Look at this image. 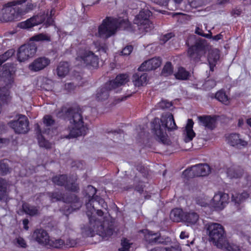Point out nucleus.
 <instances>
[{"mask_svg": "<svg viewBox=\"0 0 251 251\" xmlns=\"http://www.w3.org/2000/svg\"><path fill=\"white\" fill-rule=\"evenodd\" d=\"M22 209L26 214L30 216L38 215L39 214V209L37 206H31L28 203H23Z\"/></svg>", "mask_w": 251, "mask_h": 251, "instance_id": "c756f323", "label": "nucleus"}, {"mask_svg": "<svg viewBox=\"0 0 251 251\" xmlns=\"http://www.w3.org/2000/svg\"><path fill=\"white\" fill-rule=\"evenodd\" d=\"M193 125L194 122L193 120L192 119H188L184 133L185 135L184 140L186 143L192 141L195 136V133L193 130Z\"/></svg>", "mask_w": 251, "mask_h": 251, "instance_id": "b1692460", "label": "nucleus"}, {"mask_svg": "<svg viewBox=\"0 0 251 251\" xmlns=\"http://www.w3.org/2000/svg\"><path fill=\"white\" fill-rule=\"evenodd\" d=\"M52 10L50 11V14L46 20V16L44 14L37 15L27 19L26 21L21 22L20 24V26L22 28L28 29L35 26L43 23L46 27L53 25L54 20L52 18Z\"/></svg>", "mask_w": 251, "mask_h": 251, "instance_id": "9d476101", "label": "nucleus"}, {"mask_svg": "<svg viewBox=\"0 0 251 251\" xmlns=\"http://www.w3.org/2000/svg\"><path fill=\"white\" fill-rule=\"evenodd\" d=\"M150 170L149 169L146 167V168L144 167L142 168V176H144L148 177V176L149 175Z\"/></svg>", "mask_w": 251, "mask_h": 251, "instance_id": "13d9d810", "label": "nucleus"}, {"mask_svg": "<svg viewBox=\"0 0 251 251\" xmlns=\"http://www.w3.org/2000/svg\"><path fill=\"white\" fill-rule=\"evenodd\" d=\"M32 237L39 244L46 245L49 239L47 232L42 228L36 229L33 232Z\"/></svg>", "mask_w": 251, "mask_h": 251, "instance_id": "6ab92c4d", "label": "nucleus"}, {"mask_svg": "<svg viewBox=\"0 0 251 251\" xmlns=\"http://www.w3.org/2000/svg\"><path fill=\"white\" fill-rule=\"evenodd\" d=\"M244 174V170L239 166H233L228 169L227 174L230 178H240Z\"/></svg>", "mask_w": 251, "mask_h": 251, "instance_id": "a878e982", "label": "nucleus"}, {"mask_svg": "<svg viewBox=\"0 0 251 251\" xmlns=\"http://www.w3.org/2000/svg\"><path fill=\"white\" fill-rule=\"evenodd\" d=\"M215 98L219 101L227 105L229 103V100L227 96L226 95L225 93L223 91H219L215 94Z\"/></svg>", "mask_w": 251, "mask_h": 251, "instance_id": "ea45409f", "label": "nucleus"}, {"mask_svg": "<svg viewBox=\"0 0 251 251\" xmlns=\"http://www.w3.org/2000/svg\"><path fill=\"white\" fill-rule=\"evenodd\" d=\"M77 179V177L73 175L62 174L52 176L51 181L55 185L64 187L68 191L78 193L79 187Z\"/></svg>", "mask_w": 251, "mask_h": 251, "instance_id": "6e6552de", "label": "nucleus"}, {"mask_svg": "<svg viewBox=\"0 0 251 251\" xmlns=\"http://www.w3.org/2000/svg\"><path fill=\"white\" fill-rule=\"evenodd\" d=\"M177 128L173 115L171 113H164L160 118H155L151 122V130L153 138L163 144L170 143L167 130L172 131Z\"/></svg>", "mask_w": 251, "mask_h": 251, "instance_id": "7ed1b4c3", "label": "nucleus"}, {"mask_svg": "<svg viewBox=\"0 0 251 251\" xmlns=\"http://www.w3.org/2000/svg\"><path fill=\"white\" fill-rule=\"evenodd\" d=\"M50 60L45 56L39 57L35 59L28 66L32 72H37L44 69L50 64Z\"/></svg>", "mask_w": 251, "mask_h": 251, "instance_id": "2eb2a0df", "label": "nucleus"}, {"mask_svg": "<svg viewBox=\"0 0 251 251\" xmlns=\"http://www.w3.org/2000/svg\"><path fill=\"white\" fill-rule=\"evenodd\" d=\"M7 57H6L4 53L0 55V61L1 63H3L7 60Z\"/></svg>", "mask_w": 251, "mask_h": 251, "instance_id": "69168bd1", "label": "nucleus"}, {"mask_svg": "<svg viewBox=\"0 0 251 251\" xmlns=\"http://www.w3.org/2000/svg\"><path fill=\"white\" fill-rule=\"evenodd\" d=\"M229 199L228 195L222 192L216 194L212 199V204L218 209H223L227 203Z\"/></svg>", "mask_w": 251, "mask_h": 251, "instance_id": "f3484780", "label": "nucleus"}, {"mask_svg": "<svg viewBox=\"0 0 251 251\" xmlns=\"http://www.w3.org/2000/svg\"><path fill=\"white\" fill-rule=\"evenodd\" d=\"M210 172V168L206 164H199L193 166L191 168L185 170L183 175L186 177H192L194 176H206Z\"/></svg>", "mask_w": 251, "mask_h": 251, "instance_id": "ddd939ff", "label": "nucleus"}, {"mask_svg": "<svg viewBox=\"0 0 251 251\" xmlns=\"http://www.w3.org/2000/svg\"><path fill=\"white\" fill-rule=\"evenodd\" d=\"M35 130L36 131V136H38V135H42V132L41 130V128L38 124H37L36 125Z\"/></svg>", "mask_w": 251, "mask_h": 251, "instance_id": "052dcab7", "label": "nucleus"}, {"mask_svg": "<svg viewBox=\"0 0 251 251\" xmlns=\"http://www.w3.org/2000/svg\"><path fill=\"white\" fill-rule=\"evenodd\" d=\"M28 223H29V221L27 219H24L23 220V224L24 225V228L26 230H27L29 228V227L28 226Z\"/></svg>", "mask_w": 251, "mask_h": 251, "instance_id": "4d7b16f0", "label": "nucleus"}, {"mask_svg": "<svg viewBox=\"0 0 251 251\" xmlns=\"http://www.w3.org/2000/svg\"><path fill=\"white\" fill-rule=\"evenodd\" d=\"M115 20V25L116 27V31L119 29L125 30L128 28L130 26V24L128 19H122L121 18H117L113 17Z\"/></svg>", "mask_w": 251, "mask_h": 251, "instance_id": "7c9ffc66", "label": "nucleus"}, {"mask_svg": "<svg viewBox=\"0 0 251 251\" xmlns=\"http://www.w3.org/2000/svg\"><path fill=\"white\" fill-rule=\"evenodd\" d=\"M76 61L88 69L99 67V58L92 51L86 49H79L76 52Z\"/></svg>", "mask_w": 251, "mask_h": 251, "instance_id": "0eeeda50", "label": "nucleus"}, {"mask_svg": "<svg viewBox=\"0 0 251 251\" xmlns=\"http://www.w3.org/2000/svg\"><path fill=\"white\" fill-rule=\"evenodd\" d=\"M97 204L100 205L101 207L105 209L107 208V204L104 200L99 196L92 197L86 202V215L89 221V235L93 236L95 232H96L103 238L109 237L114 231L113 224L109 221L101 222L93 215L96 210L95 205Z\"/></svg>", "mask_w": 251, "mask_h": 251, "instance_id": "f257e3e1", "label": "nucleus"}, {"mask_svg": "<svg viewBox=\"0 0 251 251\" xmlns=\"http://www.w3.org/2000/svg\"><path fill=\"white\" fill-rule=\"evenodd\" d=\"M86 195L89 197V200L92 197H95L96 194L97 190L92 185H88L86 190Z\"/></svg>", "mask_w": 251, "mask_h": 251, "instance_id": "de8ad7c7", "label": "nucleus"}, {"mask_svg": "<svg viewBox=\"0 0 251 251\" xmlns=\"http://www.w3.org/2000/svg\"><path fill=\"white\" fill-rule=\"evenodd\" d=\"M43 122L46 126H50L55 124V120L50 115H46L43 118Z\"/></svg>", "mask_w": 251, "mask_h": 251, "instance_id": "a18cd8bd", "label": "nucleus"}, {"mask_svg": "<svg viewBox=\"0 0 251 251\" xmlns=\"http://www.w3.org/2000/svg\"><path fill=\"white\" fill-rule=\"evenodd\" d=\"M15 53V50L13 49L8 50L4 53L6 57H7V59H9L11 57H12Z\"/></svg>", "mask_w": 251, "mask_h": 251, "instance_id": "6e6d98bb", "label": "nucleus"}, {"mask_svg": "<svg viewBox=\"0 0 251 251\" xmlns=\"http://www.w3.org/2000/svg\"><path fill=\"white\" fill-rule=\"evenodd\" d=\"M189 235L185 231H182L180 234V238L181 239H185L188 238Z\"/></svg>", "mask_w": 251, "mask_h": 251, "instance_id": "0e129e2a", "label": "nucleus"}, {"mask_svg": "<svg viewBox=\"0 0 251 251\" xmlns=\"http://www.w3.org/2000/svg\"><path fill=\"white\" fill-rule=\"evenodd\" d=\"M113 90L111 87L106 85V83L101 87L98 89L96 95L97 101H101L107 100L109 96V91Z\"/></svg>", "mask_w": 251, "mask_h": 251, "instance_id": "5701e85b", "label": "nucleus"}, {"mask_svg": "<svg viewBox=\"0 0 251 251\" xmlns=\"http://www.w3.org/2000/svg\"><path fill=\"white\" fill-rule=\"evenodd\" d=\"M115 24V20L113 17H106L99 26L98 33L96 34V36L106 39L114 35L116 33Z\"/></svg>", "mask_w": 251, "mask_h": 251, "instance_id": "1a4fd4ad", "label": "nucleus"}, {"mask_svg": "<svg viewBox=\"0 0 251 251\" xmlns=\"http://www.w3.org/2000/svg\"><path fill=\"white\" fill-rule=\"evenodd\" d=\"M9 126L17 134H25L29 130L28 120L24 115H20L17 120L10 122Z\"/></svg>", "mask_w": 251, "mask_h": 251, "instance_id": "4468645a", "label": "nucleus"}, {"mask_svg": "<svg viewBox=\"0 0 251 251\" xmlns=\"http://www.w3.org/2000/svg\"><path fill=\"white\" fill-rule=\"evenodd\" d=\"M63 201L67 204L62 207L61 211L67 216L81 206L79 199L75 194H69L66 196L64 195Z\"/></svg>", "mask_w": 251, "mask_h": 251, "instance_id": "f8f14e48", "label": "nucleus"}, {"mask_svg": "<svg viewBox=\"0 0 251 251\" xmlns=\"http://www.w3.org/2000/svg\"><path fill=\"white\" fill-rule=\"evenodd\" d=\"M167 251H180V250L178 248L176 247H171L169 248H166Z\"/></svg>", "mask_w": 251, "mask_h": 251, "instance_id": "774afa93", "label": "nucleus"}, {"mask_svg": "<svg viewBox=\"0 0 251 251\" xmlns=\"http://www.w3.org/2000/svg\"><path fill=\"white\" fill-rule=\"evenodd\" d=\"M227 142L233 147L240 148L245 147L248 145V142L242 139L239 134L236 133L230 134L227 137Z\"/></svg>", "mask_w": 251, "mask_h": 251, "instance_id": "aec40b11", "label": "nucleus"}, {"mask_svg": "<svg viewBox=\"0 0 251 251\" xmlns=\"http://www.w3.org/2000/svg\"><path fill=\"white\" fill-rule=\"evenodd\" d=\"M185 214L180 208H175L170 213V219L174 222H180L184 221Z\"/></svg>", "mask_w": 251, "mask_h": 251, "instance_id": "393cba45", "label": "nucleus"}, {"mask_svg": "<svg viewBox=\"0 0 251 251\" xmlns=\"http://www.w3.org/2000/svg\"><path fill=\"white\" fill-rule=\"evenodd\" d=\"M48 195L52 202L63 201L64 194L57 192H48Z\"/></svg>", "mask_w": 251, "mask_h": 251, "instance_id": "58836bf2", "label": "nucleus"}, {"mask_svg": "<svg viewBox=\"0 0 251 251\" xmlns=\"http://www.w3.org/2000/svg\"><path fill=\"white\" fill-rule=\"evenodd\" d=\"M172 105L171 102L168 101L167 100H162L157 104V107L161 109H165L166 108H170Z\"/></svg>", "mask_w": 251, "mask_h": 251, "instance_id": "8fccbe9b", "label": "nucleus"}, {"mask_svg": "<svg viewBox=\"0 0 251 251\" xmlns=\"http://www.w3.org/2000/svg\"><path fill=\"white\" fill-rule=\"evenodd\" d=\"M6 126L3 122H0V134L2 133L5 129Z\"/></svg>", "mask_w": 251, "mask_h": 251, "instance_id": "e2e57ef3", "label": "nucleus"}, {"mask_svg": "<svg viewBox=\"0 0 251 251\" xmlns=\"http://www.w3.org/2000/svg\"><path fill=\"white\" fill-rule=\"evenodd\" d=\"M38 142L40 147H44L46 149L50 148V145L49 142L47 140L43 135H39L37 136Z\"/></svg>", "mask_w": 251, "mask_h": 251, "instance_id": "79ce46f5", "label": "nucleus"}, {"mask_svg": "<svg viewBox=\"0 0 251 251\" xmlns=\"http://www.w3.org/2000/svg\"><path fill=\"white\" fill-rule=\"evenodd\" d=\"M133 47L131 45L127 46L123 49L121 53L123 55L127 56L131 53Z\"/></svg>", "mask_w": 251, "mask_h": 251, "instance_id": "603ef678", "label": "nucleus"}, {"mask_svg": "<svg viewBox=\"0 0 251 251\" xmlns=\"http://www.w3.org/2000/svg\"><path fill=\"white\" fill-rule=\"evenodd\" d=\"M199 218V215L197 213L195 212H190L185 214L184 221L193 224L197 222Z\"/></svg>", "mask_w": 251, "mask_h": 251, "instance_id": "72a5a7b5", "label": "nucleus"}, {"mask_svg": "<svg viewBox=\"0 0 251 251\" xmlns=\"http://www.w3.org/2000/svg\"><path fill=\"white\" fill-rule=\"evenodd\" d=\"M186 45L189 47L187 55L190 59L195 63L201 61V58L206 53L205 40L197 39L196 36H190L186 42Z\"/></svg>", "mask_w": 251, "mask_h": 251, "instance_id": "423d86ee", "label": "nucleus"}, {"mask_svg": "<svg viewBox=\"0 0 251 251\" xmlns=\"http://www.w3.org/2000/svg\"><path fill=\"white\" fill-rule=\"evenodd\" d=\"M151 16L148 7L142 9V34L151 31L154 28V25L150 19Z\"/></svg>", "mask_w": 251, "mask_h": 251, "instance_id": "dca6fc26", "label": "nucleus"}, {"mask_svg": "<svg viewBox=\"0 0 251 251\" xmlns=\"http://www.w3.org/2000/svg\"><path fill=\"white\" fill-rule=\"evenodd\" d=\"M150 251H167V250H166V248H165L157 247V248H155L153 249H151Z\"/></svg>", "mask_w": 251, "mask_h": 251, "instance_id": "338daca9", "label": "nucleus"}, {"mask_svg": "<svg viewBox=\"0 0 251 251\" xmlns=\"http://www.w3.org/2000/svg\"><path fill=\"white\" fill-rule=\"evenodd\" d=\"M142 233L145 234L144 239L147 242L151 244H155L156 239L158 235L157 233H152L151 232L145 233L143 230Z\"/></svg>", "mask_w": 251, "mask_h": 251, "instance_id": "4c0bfd02", "label": "nucleus"}, {"mask_svg": "<svg viewBox=\"0 0 251 251\" xmlns=\"http://www.w3.org/2000/svg\"><path fill=\"white\" fill-rule=\"evenodd\" d=\"M75 89V86L73 83H67L65 84V89L68 92H71Z\"/></svg>", "mask_w": 251, "mask_h": 251, "instance_id": "5fc2aeb1", "label": "nucleus"}, {"mask_svg": "<svg viewBox=\"0 0 251 251\" xmlns=\"http://www.w3.org/2000/svg\"><path fill=\"white\" fill-rule=\"evenodd\" d=\"M7 162L8 160L7 159L0 161V175L5 176L9 172L10 168Z\"/></svg>", "mask_w": 251, "mask_h": 251, "instance_id": "e433bc0d", "label": "nucleus"}, {"mask_svg": "<svg viewBox=\"0 0 251 251\" xmlns=\"http://www.w3.org/2000/svg\"><path fill=\"white\" fill-rule=\"evenodd\" d=\"M233 14L235 16H239L242 13V10L240 9L236 8L233 10Z\"/></svg>", "mask_w": 251, "mask_h": 251, "instance_id": "680f3d73", "label": "nucleus"}, {"mask_svg": "<svg viewBox=\"0 0 251 251\" xmlns=\"http://www.w3.org/2000/svg\"><path fill=\"white\" fill-rule=\"evenodd\" d=\"M216 85V82L215 80L209 79L206 80L203 84V88L206 91H208L214 88Z\"/></svg>", "mask_w": 251, "mask_h": 251, "instance_id": "37998d69", "label": "nucleus"}, {"mask_svg": "<svg viewBox=\"0 0 251 251\" xmlns=\"http://www.w3.org/2000/svg\"><path fill=\"white\" fill-rule=\"evenodd\" d=\"M10 92L8 89L3 87L0 88V100L7 103L9 100Z\"/></svg>", "mask_w": 251, "mask_h": 251, "instance_id": "c9c22d12", "label": "nucleus"}, {"mask_svg": "<svg viewBox=\"0 0 251 251\" xmlns=\"http://www.w3.org/2000/svg\"><path fill=\"white\" fill-rule=\"evenodd\" d=\"M162 63L160 57H154L142 63V71H151L160 67Z\"/></svg>", "mask_w": 251, "mask_h": 251, "instance_id": "412c9836", "label": "nucleus"}, {"mask_svg": "<svg viewBox=\"0 0 251 251\" xmlns=\"http://www.w3.org/2000/svg\"><path fill=\"white\" fill-rule=\"evenodd\" d=\"M16 245L19 248L25 249L27 244L23 237L19 236L15 239Z\"/></svg>", "mask_w": 251, "mask_h": 251, "instance_id": "49530a36", "label": "nucleus"}, {"mask_svg": "<svg viewBox=\"0 0 251 251\" xmlns=\"http://www.w3.org/2000/svg\"><path fill=\"white\" fill-rule=\"evenodd\" d=\"M51 41L50 37L47 34H45L44 33H40L36 34L34 35L32 37H31L29 39V42H49Z\"/></svg>", "mask_w": 251, "mask_h": 251, "instance_id": "cd10ccee", "label": "nucleus"}, {"mask_svg": "<svg viewBox=\"0 0 251 251\" xmlns=\"http://www.w3.org/2000/svg\"><path fill=\"white\" fill-rule=\"evenodd\" d=\"M132 79L135 86H141V75L135 73L132 75Z\"/></svg>", "mask_w": 251, "mask_h": 251, "instance_id": "3c124183", "label": "nucleus"}, {"mask_svg": "<svg viewBox=\"0 0 251 251\" xmlns=\"http://www.w3.org/2000/svg\"><path fill=\"white\" fill-rule=\"evenodd\" d=\"M165 242L164 239L161 237L160 236L157 235V238L156 239L155 244H164Z\"/></svg>", "mask_w": 251, "mask_h": 251, "instance_id": "bf43d9fd", "label": "nucleus"}, {"mask_svg": "<svg viewBox=\"0 0 251 251\" xmlns=\"http://www.w3.org/2000/svg\"><path fill=\"white\" fill-rule=\"evenodd\" d=\"M174 36V35L173 33L166 34L162 37L161 40H162V41L165 43Z\"/></svg>", "mask_w": 251, "mask_h": 251, "instance_id": "864d4df0", "label": "nucleus"}, {"mask_svg": "<svg viewBox=\"0 0 251 251\" xmlns=\"http://www.w3.org/2000/svg\"><path fill=\"white\" fill-rule=\"evenodd\" d=\"M82 111L78 105H75L69 108L62 106L56 113L58 118L68 120L71 124L70 133L67 138H73L85 135L88 127L84 126L82 117Z\"/></svg>", "mask_w": 251, "mask_h": 251, "instance_id": "f03ea898", "label": "nucleus"}, {"mask_svg": "<svg viewBox=\"0 0 251 251\" xmlns=\"http://www.w3.org/2000/svg\"><path fill=\"white\" fill-rule=\"evenodd\" d=\"M129 80V76L126 74H121L117 75L114 79L106 82V85L110 86L113 89H116L125 84Z\"/></svg>", "mask_w": 251, "mask_h": 251, "instance_id": "a211bd4d", "label": "nucleus"}, {"mask_svg": "<svg viewBox=\"0 0 251 251\" xmlns=\"http://www.w3.org/2000/svg\"><path fill=\"white\" fill-rule=\"evenodd\" d=\"M69 72V65L67 62H61L57 68V75L60 77H64Z\"/></svg>", "mask_w": 251, "mask_h": 251, "instance_id": "2f4dec72", "label": "nucleus"}, {"mask_svg": "<svg viewBox=\"0 0 251 251\" xmlns=\"http://www.w3.org/2000/svg\"><path fill=\"white\" fill-rule=\"evenodd\" d=\"M27 0H14L4 5L2 10L3 19L6 22L18 20L20 17L32 10L33 5L31 2L25 3Z\"/></svg>", "mask_w": 251, "mask_h": 251, "instance_id": "20e7f679", "label": "nucleus"}, {"mask_svg": "<svg viewBox=\"0 0 251 251\" xmlns=\"http://www.w3.org/2000/svg\"><path fill=\"white\" fill-rule=\"evenodd\" d=\"M249 197V194L247 192H243L241 194L232 195V201L235 203L240 204L243 202Z\"/></svg>", "mask_w": 251, "mask_h": 251, "instance_id": "f704fd0d", "label": "nucleus"}, {"mask_svg": "<svg viewBox=\"0 0 251 251\" xmlns=\"http://www.w3.org/2000/svg\"><path fill=\"white\" fill-rule=\"evenodd\" d=\"M6 193V186L4 180L0 178V200L4 199Z\"/></svg>", "mask_w": 251, "mask_h": 251, "instance_id": "c03bdc74", "label": "nucleus"}, {"mask_svg": "<svg viewBox=\"0 0 251 251\" xmlns=\"http://www.w3.org/2000/svg\"><path fill=\"white\" fill-rule=\"evenodd\" d=\"M65 245V242L61 239H49L46 246H49L50 248L61 249Z\"/></svg>", "mask_w": 251, "mask_h": 251, "instance_id": "473e14b6", "label": "nucleus"}, {"mask_svg": "<svg viewBox=\"0 0 251 251\" xmlns=\"http://www.w3.org/2000/svg\"><path fill=\"white\" fill-rule=\"evenodd\" d=\"M121 246L122 247L119 249V251H129L130 244L127 239L124 238L122 240Z\"/></svg>", "mask_w": 251, "mask_h": 251, "instance_id": "09e8293b", "label": "nucleus"}, {"mask_svg": "<svg viewBox=\"0 0 251 251\" xmlns=\"http://www.w3.org/2000/svg\"><path fill=\"white\" fill-rule=\"evenodd\" d=\"M220 54L217 50H212L209 54L208 57V61L210 69L211 71H214V68L219 59Z\"/></svg>", "mask_w": 251, "mask_h": 251, "instance_id": "bb28decb", "label": "nucleus"}, {"mask_svg": "<svg viewBox=\"0 0 251 251\" xmlns=\"http://www.w3.org/2000/svg\"><path fill=\"white\" fill-rule=\"evenodd\" d=\"M37 50V45L33 42H29L27 44L22 45L18 50V60L21 62L27 60L35 55Z\"/></svg>", "mask_w": 251, "mask_h": 251, "instance_id": "9b49d317", "label": "nucleus"}, {"mask_svg": "<svg viewBox=\"0 0 251 251\" xmlns=\"http://www.w3.org/2000/svg\"><path fill=\"white\" fill-rule=\"evenodd\" d=\"M198 119L200 124L207 129L212 130L216 127V118L214 116H199Z\"/></svg>", "mask_w": 251, "mask_h": 251, "instance_id": "4be33fe9", "label": "nucleus"}, {"mask_svg": "<svg viewBox=\"0 0 251 251\" xmlns=\"http://www.w3.org/2000/svg\"><path fill=\"white\" fill-rule=\"evenodd\" d=\"M176 79L181 80H186L189 79L190 76V73L184 68L180 67L178 68L177 71L174 74Z\"/></svg>", "mask_w": 251, "mask_h": 251, "instance_id": "c85d7f7f", "label": "nucleus"}, {"mask_svg": "<svg viewBox=\"0 0 251 251\" xmlns=\"http://www.w3.org/2000/svg\"><path fill=\"white\" fill-rule=\"evenodd\" d=\"M173 73V67L170 62H167L164 65L161 72L162 75L168 76L171 75Z\"/></svg>", "mask_w": 251, "mask_h": 251, "instance_id": "a19ab883", "label": "nucleus"}, {"mask_svg": "<svg viewBox=\"0 0 251 251\" xmlns=\"http://www.w3.org/2000/svg\"><path fill=\"white\" fill-rule=\"evenodd\" d=\"M209 240L217 247L229 251L239 250L236 245L229 244L226 239L223 226L220 224L211 223L206 225Z\"/></svg>", "mask_w": 251, "mask_h": 251, "instance_id": "39448f33", "label": "nucleus"}]
</instances>
